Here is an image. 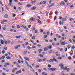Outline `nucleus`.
Segmentation results:
<instances>
[{
    "mask_svg": "<svg viewBox=\"0 0 75 75\" xmlns=\"http://www.w3.org/2000/svg\"><path fill=\"white\" fill-rule=\"evenodd\" d=\"M52 58L53 59H50L49 60V62H53L54 61H55V62H58V61L55 58V56H53Z\"/></svg>",
    "mask_w": 75,
    "mask_h": 75,
    "instance_id": "1",
    "label": "nucleus"
},
{
    "mask_svg": "<svg viewBox=\"0 0 75 75\" xmlns=\"http://www.w3.org/2000/svg\"><path fill=\"white\" fill-rule=\"evenodd\" d=\"M60 67H61V69H63V70H66L67 69V67H64V64H60L59 65Z\"/></svg>",
    "mask_w": 75,
    "mask_h": 75,
    "instance_id": "2",
    "label": "nucleus"
},
{
    "mask_svg": "<svg viewBox=\"0 0 75 75\" xmlns=\"http://www.w3.org/2000/svg\"><path fill=\"white\" fill-rule=\"evenodd\" d=\"M13 0H9V2L8 3V4L10 6H11V7H13V5H12V1Z\"/></svg>",
    "mask_w": 75,
    "mask_h": 75,
    "instance_id": "3",
    "label": "nucleus"
},
{
    "mask_svg": "<svg viewBox=\"0 0 75 75\" xmlns=\"http://www.w3.org/2000/svg\"><path fill=\"white\" fill-rule=\"evenodd\" d=\"M35 20V19L33 17H31L30 18L29 20L30 21H34Z\"/></svg>",
    "mask_w": 75,
    "mask_h": 75,
    "instance_id": "4",
    "label": "nucleus"
},
{
    "mask_svg": "<svg viewBox=\"0 0 75 75\" xmlns=\"http://www.w3.org/2000/svg\"><path fill=\"white\" fill-rule=\"evenodd\" d=\"M25 64H27V66L28 67H29L30 68H31V69H32V67L31 66H30V65H29V64H28V63L26 61H25Z\"/></svg>",
    "mask_w": 75,
    "mask_h": 75,
    "instance_id": "5",
    "label": "nucleus"
},
{
    "mask_svg": "<svg viewBox=\"0 0 75 75\" xmlns=\"http://www.w3.org/2000/svg\"><path fill=\"white\" fill-rule=\"evenodd\" d=\"M48 69L49 70V71H54L56 70V68H50Z\"/></svg>",
    "mask_w": 75,
    "mask_h": 75,
    "instance_id": "6",
    "label": "nucleus"
},
{
    "mask_svg": "<svg viewBox=\"0 0 75 75\" xmlns=\"http://www.w3.org/2000/svg\"><path fill=\"white\" fill-rule=\"evenodd\" d=\"M20 45H18L17 46H15L14 47L15 50H17V49H18V47H20Z\"/></svg>",
    "mask_w": 75,
    "mask_h": 75,
    "instance_id": "7",
    "label": "nucleus"
},
{
    "mask_svg": "<svg viewBox=\"0 0 75 75\" xmlns=\"http://www.w3.org/2000/svg\"><path fill=\"white\" fill-rule=\"evenodd\" d=\"M62 21L64 22V21H67V19L66 18H63L62 19Z\"/></svg>",
    "mask_w": 75,
    "mask_h": 75,
    "instance_id": "8",
    "label": "nucleus"
},
{
    "mask_svg": "<svg viewBox=\"0 0 75 75\" xmlns=\"http://www.w3.org/2000/svg\"><path fill=\"white\" fill-rule=\"evenodd\" d=\"M65 3H64V1H62L60 3V5H62V6H64V5H65Z\"/></svg>",
    "mask_w": 75,
    "mask_h": 75,
    "instance_id": "9",
    "label": "nucleus"
},
{
    "mask_svg": "<svg viewBox=\"0 0 75 75\" xmlns=\"http://www.w3.org/2000/svg\"><path fill=\"white\" fill-rule=\"evenodd\" d=\"M36 20L37 21H38V23H39V24H42V23H41V22L40 21V20L38 19H37Z\"/></svg>",
    "mask_w": 75,
    "mask_h": 75,
    "instance_id": "10",
    "label": "nucleus"
},
{
    "mask_svg": "<svg viewBox=\"0 0 75 75\" xmlns=\"http://www.w3.org/2000/svg\"><path fill=\"white\" fill-rule=\"evenodd\" d=\"M61 44L62 45H65V41L61 42Z\"/></svg>",
    "mask_w": 75,
    "mask_h": 75,
    "instance_id": "11",
    "label": "nucleus"
},
{
    "mask_svg": "<svg viewBox=\"0 0 75 75\" xmlns=\"http://www.w3.org/2000/svg\"><path fill=\"white\" fill-rule=\"evenodd\" d=\"M8 17V15H7V14H5L4 16V17L5 18H7Z\"/></svg>",
    "mask_w": 75,
    "mask_h": 75,
    "instance_id": "12",
    "label": "nucleus"
},
{
    "mask_svg": "<svg viewBox=\"0 0 75 75\" xmlns=\"http://www.w3.org/2000/svg\"><path fill=\"white\" fill-rule=\"evenodd\" d=\"M47 47L48 49H51V48H52V45H50L49 46H48Z\"/></svg>",
    "mask_w": 75,
    "mask_h": 75,
    "instance_id": "13",
    "label": "nucleus"
},
{
    "mask_svg": "<svg viewBox=\"0 0 75 75\" xmlns=\"http://www.w3.org/2000/svg\"><path fill=\"white\" fill-rule=\"evenodd\" d=\"M1 43L2 44V45H4V41H3L2 40H1Z\"/></svg>",
    "mask_w": 75,
    "mask_h": 75,
    "instance_id": "14",
    "label": "nucleus"
},
{
    "mask_svg": "<svg viewBox=\"0 0 75 75\" xmlns=\"http://www.w3.org/2000/svg\"><path fill=\"white\" fill-rule=\"evenodd\" d=\"M25 59V60H26V61H30V59L26 57H24Z\"/></svg>",
    "mask_w": 75,
    "mask_h": 75,
    "instance_id": "15",
    "label": "nucleus"
},
{
    "mask_svg": "<svg viewBox=\"0 0 75 75\" xmlns=\"http://www.w3.org/2000/svg\"><path fill=\"white\" fill-rule=\"evenodd\" d=\"M35 9H36V7L34 6L31 8V10H35Z\"/></svg>",
    "mask_w": 75,
    "mask_h": 75,
    "instance_id": "16",
    "label": "nucleus"
},
{
    "mask_svg": "<svg viewBox=\"0 0 75 75\" xmlns=\"http://www.w3.org/2000/svg\"><path fill=\"white\" fill-rule=\"evenodd\" d=\"M38 51H39V53L40 54V53H41V52L42 51V49H39L38 50Z\"/></svg>",
    "mask_w": 75,
    "mask_h": 75,
    "instance_id": "17",
    "label": "nucleus"
},
{
    "mask_svg": "<svg viewBox=\"0 0 75 75\" xmlns=\"http://www.w3.org/2000/svg\"><path fill=\"white\" fill-rule=\"evenodd\" d=\"M20 37H21V35L16 36V38H20Z\"/></svg>",
    "mask_w": 75,
    "mask_h": 75,
    "instance_id": "18",
    "label": "nucleus"
},
{
    "mask_svg": "<svg viewBox=\"0 0 75 75\" xmlns=\"http://www.w3.org/2000/svg\"><path fill=\"white\" fill-rule=\"evenodd\" d=\"M36 3V1H31L32 4H34V3Z\"/></svg>",
    "mask_w": 75,
    "mask_h": 75,
    "instance_id": "19",
    "label": "nucleus"
},
{
    "mask_svg": "<svg viewBox=\"0 0 75 75\" xmlns=\"http://www.w3.org/2000/svg\"><path fill=\"white\" fill-rule=\"evenodd\" d=\"M54 3H53L52 4L50 5L49 6V8H50V7H52V6H54Z\"/></svg>",
    "mask_w": 75,
    "mask_h": 75,
    "instance_id": "20",
    "label": "nucleus"
},
{
    "mask_svg": "<svg viewBox=\"0 0 75 75\" xmlns=\"http://www.w3.org/2000/svg\"><path fill=\"white\" fill-rule=\"evenodd\" d=\"M6 59H11V57L9 56H7L6 57Z\"/></svg>",
    "mask_w": 75,
    "mask_h": 75,
    "instance_id": "21",
    "label": "nucleus"
},
{
    "mask_svg": "<svg viewBox=\"0 0 75 75\" xmlns=\"http://www.w3.org/2000/svg\"><path fill=\"white\" fill-rule=\"evenodd\" d=\"M31 5H30L29 4H28L27 5V7H31Z\"/></svg>",
    "mask_w": 75,
    "mask_h": 75,
    "instance_id": "22",
    "label": "nucleus"
},
{
    "mask_svg": "<svg viewBox=\"0 0 75 75\" xmlns=\"http://www.w3.org/2000/svg\"><path fill=\"white\" fill-rule=\"evenodd\" d=\"M48 47H45L44 48V51H47L48 50Z\"/></svg>",
    "mask_w": 75,
    "mask_h": 75,
    "instance_id": "23",
    "label": "nucleus"
},
{
    "mask_svg": "<svg viewBox=\"0 0 75 75\" xmlns=\"http://www.w3.org/2000/svg\"><path fill=\"white\" fill-rule=\"evenodd\" d=\"M57 59H62V57H58Z\"/></svg>",
    "mask_w": 75,
    "mask_h": 75,
    "instance_id": "24",
    "label": "nucleus"
},
{
    "mask_svg": "<svg viewBox=\"0 0 75 75\" xmlns=\"http://www.w3.org/2000/svg\"><path fill=\"white\" fill-rule=\"evenodd\" d=\"M68 58L69 59V60H71V59H72V58L70 56L68 57Z\"/></svg>",
    "mask_w": 75,
    "mask_h": 75,
    "instance_id": "25",
    "label": "nucleus"
},
{
    "mask_svg": "<svg viewBox=\"0 0 75 75\" xmlns=\"http://www.w3.org/2000/svg\"><path fill=\"white\" fill-rule=\"evenodd\" d=\"M37 61L39 62H41V61H42V60L41 59H39Z\"/></svg>",
    "mask_w": 75,
    "mask_h": 75,
    "instance_id": "26",
    "label": "nucleus"
},
{
    "mask_svg": "<svg viewBox=\"0 0 75 75\" xmlns=\"http://www.w3.org/2000/svg\"><path fill=\"white\" fill-rule=\"evenodd\" d=\"M32 38L33 40H35V36H33Z\"/></svg>",
    "mask_w": 75,
    "mask_h": 75,
    "instance_id": "27",
    "label": "nucleus"
},
{
    "mask_svg": "<svg viewBox=\"0 0 75 75\" xmlns=\"http://www.w3.org/2000/svg\"><path fill=\"white\" fill-rule=\"evenodd\" d=\"M71 45H69L68 46H67V47H68V49H69V48H71Z\"/></svg>",
    "mask_w": 75,
    "mask_h": 75,
    "instance_id": "28",
    "label": "nucleus"
},
{
    "mask_svg": "<svg viewBox=\"0 0 75 75\" xmlns=\"http://www.w3.org/2000/svg\"><path fill=\"white\" fill-rule=\"evenodd\" d=\"M5 65H10V63H6L5 64Z\"/></svg>",
    "mask_w": 75,
    "mask_h": 75,
    "instance_id": "29",
    "label": "nucleus"
},
{
    "mask_svg": "<svg viewBox=\"0 0 75 75\" xmlns=\"http://www.w3.org/2000/svg\"><path fill=\"white\" fill-rule=\"evenodd\" d=\"M72 20H73V18H69V20L70 21H72Z\"/></svg>",
    "mask_w": 75,
    "mask_h": 75,
    "instance_id": "30",
    "label": "nucleus"
},
{
    "mask_svg": "<svg viewBox=\"0 0 75 75\" xmlns=\"http://www.w3.org/2000/svg\"><path fill=\"white\" fill-rule=\"evenodd\" d=\"M18 4H19L20 5H23V3H20V2L18 3Z\"/></svg>",
    "mask_w": 75,
    "mask_h": 75,
    "instance_id": "31",
    "label": "nucleus"
},
{
    "mask_svg": "<svg viewBox=\"0 0 75 75\" xmlns=\"http://www.w3.org/2000/svg\"><path fill=\"white\" fill-rule=\"evenodd\" d=\"M27 53V51L26 50L24 51L23 52V53L25 54H26Z\"/></svg>",
    "mask_w": 75,
    "mask_h": 75,
    "instance_id": "32",
    "label": "nucleus"
},
{
    "mask_svg": "<svg viewBox=\"0 0 75 75\" xmlns=\"http://www.w3.org/2000/svg\"><path fill=\"white\" fill-rule=\"evenodd\" d=\"M32 48L33 49H34V48H36V47L35 46H33L32 47Z\"/></svg>",
    "mask_w": 75,
    "mask_h": 75,
    "instance_id": "33",
    "label": "nucleus"
},
{
    "mask_svg": "<svg viewBox=\"0 0 75 75\" xmlns=\"http://www.w3.org/2000/svg\"><path fill=\"white\" fill-rule=\"evenodd\" d=\"M4 48L5 50H7V48L6 47H4Z\"/></svg>",
    "mask_w": 75,
    "mask_h": 75,
    "instance_id": "34",
    "label": "nucleus"
},
{
    "mask_svg": "<svg viewBox=\"0 0 75 75\" xmlns=\"http://www.w3.org/2000/svg\"><path fill=\"white\" fill-rule=\"evenodd\" d=\"M42 3L43 4H45V3H46V1H43L42 2Z\"/></svg>",
    "mask_w": 75,
    "mask_h": 75,
    "instance_id": "35",
    "label": "nucleus"
},
{
    "mask_svg": "<svg viewBox=\"0 0 75 75\" xmlns=\"http://www.w3.org/2000/svg\"><path fill=\"white\" fill-rule=\"evenodd\" d=\"M4 23V22H7V20H3Z\"/></svg>",
    "mask_w": 75,
    "mask_h": 75,
    "instance_id": "36",
    "label": "nucleus"
},
{
    "mask_svg": "<svg viewBox=\"0 0 75 75\" xmlns=\"http://www.w3.org/2000/svg\"><path fill=\"white\" fill-rule=\"evenodd\" d=\"M48 37V36L47 35H45L44 36V38H47Z\"/></svg>",
    "mask_w": 75,
    "mask_h": 75,
    "instance_id": "37",
    "label": "nucleus"
},
{
    "mask_svg": "<svg viewBox=\"0 0 75 75\" xmlns=\"http://www.w3.org/2000/svg\"><path fill=\"white\" fill-rule=\"evenodd\" d=\"M7 42H8V44H10V41L9 40H7Z\"/></svg>",
    "mask_w": 75,
    "mask_h": 75,
    "instance_id": "38",
    "label": "nucleus"
},
{
    "mask_svg": "<svg viewBox=\"0 0 75 75\" xmlns=\"http://www.w3.org/2000/svg\"><path fill=\"white\" fill-rule=\"evenodd\" d=\"M39 56L40 57H44V56H43L42 54H39Z\"/></svg>",
    "mask_w": 75,
    "mask_h": 75,
    "instance_id": "39",
    "label": "nucleus"
},
{
    "mask_svg": "<svg viewBox=\"0 0 75 75\" xmlns=\"http://www.w3.org/2000/svg\"><path fill=\"white\" fill-rule=\"evenodd\" d=\"M16 74H19V71H18L15 73Z\"/></svg>",
    "mask_w": 75,
    "mask_h": 75,
    "instance_id": "40",
    "label": "nucleus"
},
{
    "mask_svg": "<svg viewBox=\"0 0 75 75\" xmlns=\"http://www.w3.org/2000/svg\"><path fill=\"white\" fill-rule=\"evenodd\" d=\"M47 67H49V68H50V67H51V65L50 64H48L47 66Z\"/></svg>",
    "mask_w": 75,
    "mask_h": 75,
    "instance_id": "41",
    "label": "nucleus"
},
{
    "mask_svg": "<svg viewBox=\"0 0 75 75\" xmlns=\"http://www.w3.org/2000/svg\"><path fill=\"white\" fill-rule=\"evenodd\" d=\"M19 57L20 58V59H21L22 60H23V59L22 58H21V56L19 55Z\"/></svg>",
    "mask_w": 75,
    "mask_h": 75,
    "instance_id": "42",
    "label": "nucleus"
},
{
    "mask_svg": "<svg viewBox=\"0 0 75 75\" xmlns=\"http://www.w3.org/2000/svg\"><path fill=\"white\" fill-rule=\"evenodd\" d=\"M52 52H53V51L52 50H51L49 52L50 53H52Z\"/></svg>",
    "mask_w": 75,
    "mask_h": 75,
    "instance_id": "43",
    "label": "nucleus"
},
{
    "mask_svg": "<svg viewBox=\"0 0 75 75\" xmlns=\"http://www.w3.org/2000/svg\"><path fill=\"white\" fill-rule=\"evenodd\" d=\"M55 14H56V15H57L58 14V11H56L55 12Z\"/></svg>",
    "mask_w": 75,
    "mask_h": 75,
    "instance_id": "44",
    "label": "nucleus"
},
{
    "mask_svg": "<svg viewBox=\"0 0 75 75\" xmlns=\"http://www.w3.org/2000/svg\"><path fill=\"white\" fill-rule=\"evenodd\" d=\"M0 37L1 38H3V35H1V34H0Z\"/></svg>",
    "mask_w": 75,
    "mask_h": 75,
    "instance_id": "45",
    "label": "nucleus"
},
{
    "mask_svg": "<svg viewBox=\"0 0 75 75\" xmlns=\"http://www.w3.org/2000/svg\"><path fill=\"white\" fill-rule=\"evenodd\" d=\"M25 45H27L28 44V42H25Z\"/></svg>",
    "mask_w": 75,
    "mask_h": 75,
    "instance_id": "46",
    "label": "nucleus"
},
{
    "mask_svg": "<svg viewBox=\"0 0 75 75\" xmlns=\"http://www.w3.org/2000/svg\"><path fill=\"white\" fill-rule=\"evenodd\" d=\"M56 56H58V57H60V54H57Z\"/></svg>",
    "mask_w": 75,
    "mask_h": 75,
    "instance_id": "47",
    "label": "nucleus"
},
{
    "mask_svg": "<svg viewBox=\"0 0 75 75\" xmlns=\"http://www.w3.org/2000/svg\"><path fill=\"white\" fill-rule=\"evenodd\" d=\"M5 58V56H3L2 57V59H4Z\"/></svg>",
    "mask_w": 75,
    "mask_h": 75,
    "instance_id": "48",
    "label": "nucleus"
},
{
    "mask_svg": "<svg viewBox=\"0 0 75 75\" xmlns=\"http://www.w3.org/2000/svg\"><path fill=\"white\" fill-rule=\"evenodd\" d=\"M49 13V12H48L47 13H46V16H48V13Z\"/></svg>",
    "mask_w": 75,
    "mask_h": 75,
    "instance_id": "49",
    "label": "nucleus"
},
{
    "mask_svg": "<svg viewBox=\"0 0 75 75\" xmlns=\"http://www.w3.org/2000/svg\"><path fill=\"white\" fill-rule=\"evenodd\" d=\"M40 31L41 33H42V32H43V30L42 29H40Z\"/></svg>",
    "mask_w": 75,
    "mask_h": 75,
    "instance_id": "50",
    "label": "nucleus"
},
{
    "mask_svg": "<svg viewBox=\"0 0 75 75\" xmlns=\"http://www.w3.org/2000/svg\"><path fill=\"white\" fill-rule=\"evenodd\" d=\"M17 28H20V26L19 25H17Z\"/></svg>",
    "mask_w": 75,
    "mask_h": 75,
    "instance_id": "51",
    "label": "nucleus"
},
{
    "mask_svg": "<svg viewBox=\"0 0 75 75\" xmlns=\"http://www.w3.org/2000/svg\"><path fill=\"white\" fill-rule=\"evenodd\" d=\"M5 53V51H4V50H3L2 51V53L4 54Z\"/></svg>",
    "mask_w": 75,
    "mask_h": 75,
    "instance_id": "52",
    "label": "nucleus"
},
{
    "mask_svg": "<svg viewBox=\"0 0 75 75\" xmlns=\"http://www.w3.org/2000/svg\"><path fill=\"white\" fill-rule=\"evenodd\" d=\"M5 62V60H3L1 61V62L2 63H3V62Z\"/></svg>",
    "mask_w": 75,
    "mask_h": 75,
    "instance_id": "53",
    "label": "nucleus"
},
{
    "mask_svg": "<svg viewBox=\"0 0 75 75\" xmlns=\"http://www.w3.org/2000/svg\"><path fill=\"white\" fill-rule=\"evenodd\" d=\"M47 35H50V32H47Z\"/></svg>",
    "mask_w": 75,
    "mask_h": 75,
    "instance_id": "54",
    "label": "nucleus"
},
{
    "mask_svg": "<svg viewBox=\"0 0 75 75\" xmlns=\"http://www.w3.org/2000/svg\"><path fill=\"white\" fill-rule=\"evenodd\" d=\"M67 48H65V52H67Z\"/></svg>",
    "mask_w": 75,
    "mask_h": 75,
    "instance_id": "55",
    "label": "nucleus"
},
{
    "mask_svg": "<svg viewBox=\"0 0 75 75\" xmlns=\"http://www.w3.org/2000/svg\"><path fill=\"white\" fill-rule=\"evenodd\" d=\"M72 48L73 49H75V46H72Z\"/></svg>",
    "mask_w": 75,
    "mask_h": 75,
    "instance_id": "56",
    "label": "nucleus"
},
{
    "mask_svg": "<svg viewBox=\"0 0 75 75\" xmlns=\"http://www.w3.org/2000/svg\"><path fill=\"white\" fill-rule=\"evenodd\" d=\"M5 44L6 45V44H8V43L7 42V41H5Z\"/></svg>",
    "mask_w": 75,
    "mask_h": 75,
    "instance_id": "57",
    "label": "nucleus"
},
{
    "mask_svg": "<svg viewBox=\"0 0 75 75\" xmlns=\"http://www.w3.org/2000/svg\"><path fill=\"white\" fill-rule=\"evenodd\" d=\"M45 41L47 42H48V40L47 39H45Z\"/></svg>",
    "mask_w": 75,
    "mask_h": 75,
    "instance_id": "58",
    "label": "nucleus"
},
{
    "mask_svg": "<svg viewBox=\"0 0 75 75\" xmlns=\"http://www.w3.org/2000/svg\"><path fill=\"white\" fill-rule=\"evenodd\" d=\"M37 46H38V47H41V45H37Z\"/></svg>",
    "mask_w": 75,
    "mask_h": 75,
    "instance_id": "59",
    "label": "nucleus"
},
{
    "mask_svg": "<svg viewBox=\"0 0 75 75\" xmlns=\"http://www.w3.org/2000/svg\"><path fill=\"white\" fill-rule=\"evenodd\" d=\"M31 27V25H29L28 26V28H30Z\"/></svg>",
    "mask_w": 75,
    "mask_h": 75,
    "instance_id": "60",
    "label": "nucleus"
},
{
    "mask_svg": "<svg viewBox=\"0 0 75 75\" xmlns=\"http://www.w3.org/2000/svg\"><path fill=\"white\" fill-rule=\"evenodd\" d=\"M4 55L5 57H7V56H8V54H4Z\"/></svg>",
    "mask_w": 75,
    "mask_h": 75,
    "instance_id": "61",
    "label": "nucleus"
},
{
    "mask_svg": "<svg viewBox=\"0 0 75 75\" xmlns=\"http://www.w3.org/2000/svg\"><path fill=\"white\" fill-rule=\"evenodd\" d=\"M43 69H44V70H45V71H47V69H46V68H44Z\"/></svg>",
    "mask_w": 75,
    "mask_h": 75,
    "instance_id": "62",
    "label": "nucleus"
},
{
    "mask_svg": "<svg viewBox=\"0 0 75 75\" xmlns=\"http://www.w3.org/2000/svg\"><path fill=\"white\" fill-rule=\"evenodd\" d=\"M66 70H67V71H69V69L67 68V69H66Z\"/></svg>",
    "mask_w": 75,
    "mask_h": 75,
    "instance_id": "63",
    "label": "nucleus"
},
{
    "mask_svg": "<svg viewBox=\"0 0 75 75\" xmlns=\"http://www.w3.org/2000/svg\"><path fill=\"white\" fill-rule=\"evenodd\" d=\"M38 32V31H37V30H36L35 31V33H37Z\"/></svg>",
    "mask_w": 75,
    "mask_h": 75,
    "instance_id": "64",
    "label": "nucleus"
}]
</instances>
